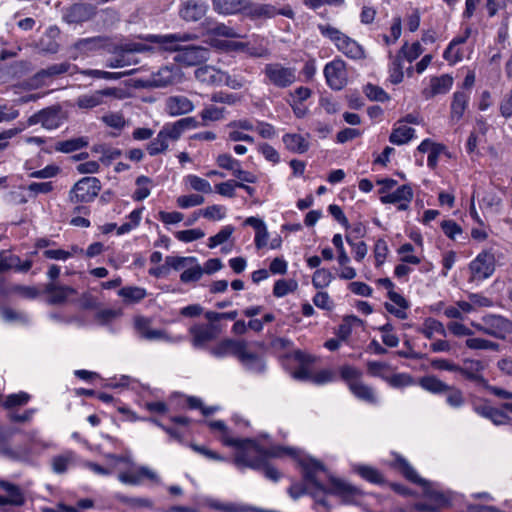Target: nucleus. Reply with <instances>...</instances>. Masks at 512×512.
<instances>
[{"label":"nucleus","instance_id":"55","mask_svg":"<svg viewBox=\"0 0 512 512\" xmlns=\"http://www.w3.org/2000/svg\"><path fill=\"white\" fill-rule=\"evenodd\" d=\"M209 33L215 35V36H222L226 38H236L238 37L237 33L234 31L233 28L222 24V23H216L212 27L208 29Z\"/></svg>","mask_w":512,"mask_h":512},{"label":"nucleus","instance_id":"62","mask_svg":"<svg viewBox=\"0 0 512 512\" xmlns=\"http://www.w3.org/2000/svg\"><path fill=\"white\" fill-rule=\"evenodd\" d=\"M202 275H203V270L199 265H197L193 268H189V269L183 271L180 276V279L182 282L187 283V282L199 280Z\"/></svg>","mask_w":512,"mask_h":512},{"label":"nucleus","instance_id":"1","mask_svg":"<svg viewBox=\"0 0 512 512\" xmlns=\"http://www.w3.org/2000/svg\"><path fill=\"white\" fill-rule=\"evenodd\" d=\"M299 464L304 480L311 483L317 490L337 495L346 504L353 503L355 497L361 495V491L357 487L330 475L320 461L305 458L301 459Z\"/></svg>","mask_w":512,"mask_h":512},{"label":"nucleus","instance_id":"45","mask_svg":"<svg viewBox=\"0 0 512 512\" xmlns=\"http://www.w3.org/2000/svg\"><path fill=\"white\" fill-rule=\"evenodd\" d=\"M30 395L26 392H20L17 394H10L6 397L3 406L6 409H11L17 406H23L28 403Z\"/></svg>","mask_w":512,"mask_h":512},{"label":"nucleus","instance_id":"5","mask_svg":"<svg viewBox=\"0 0 512 512\" xmlns=\"http://www.w3.org/2000/svg\"><path fill=\"white\" fill-rule=\"evenodd\" d=\"M471 325L477 331L501 340L512 334V321L497 314H487L481 318V322H472Z\"/></svg>","mask_w":512,"mask_h":512},{"label":"nucleus","instance_id":"39","mask_svg":"<svg viewBox=\"0 0 512 512\" xmlns=\"http://www.w3.org/2000/svg\"><path fill=\"white\" fill-rule=\"evenodd\" d=\"M73 460L74 454L72 452L55 456L52 459V469L57 474L65 473L68 467L73 463Z\"/></svg>","mask_w":512,"mask_h":512},{"label":"nucleus","instance_id":"10","mask_svg":"<svg viewBox=\"0 0 512 512\" xmlns=\"http://www.w3.org/2000/svg\"><path fill=\"white\" fill-rule=\"evenodd\" d=\"M265 74L275 86L285 88L296 80L295 70L280 64H267Z\"/></svg>","mask_w":512,"mask_h":512},{"label":"nucleus","instance_id":"32","mask_svg":"<svg viewBox=\"0 0 512 512\" xmlns=\"http://www.w3.org/2000/svg\"><path fill=\"white\" fill-rule=\"evenodd\" d=\"M108 37L105 36H95L91 38H84L78 40L74 47L80 52L87 53L89 51H94L100 49L105 46L108 42Z\"/></svg>","mask_w":512,"mask_h":512},{"label":"nucleus","instance_id":"64","mask_svg":"<svg viewBox=\"0 0 512 512\" xmlns=\"http://www.w3.org/2000/svg\"><path fill=\"white\" fill-rule=\"evenodd\" d=\"M500 113L504 118L512 117V88L510 93L503 99L500 104Z\"/></svg>","mask_w":512,"mask_h":512},{"label":"nucleus","instance_id":"28","mask_svg":"<svg viewBox=\"0 0 512 512\" xmlns=\"http://www.w3.org/2000/svg\"><path fill=\"white\" fill-rule=\"evenodd\" d=\"M286 148L295 153H305L309 149V142L300 134L287 133L283 136Z\"/></svg>","mask_w":512,"mask_h":512},{"label":"nucleus","instance_id":"60","mask_svg":"<svg viewBox=\"0 0 512 512\" xmlns=\"http://www.w3.org/2000/svg\"><path fill=\"white\" fill-rule=\"evenodd\" d=\"M205 233L201 229H189L176 232V238L183 242H191L204 237Z\"/></svg>","mask_w":512,"mask_h":512},{"label":"nucleus","instance_id":"56","mask_svg":"<svg viewBox=\"0 0 512 512\" xmlns=\"http://www.w3.org/2000/svg\"><path fill=\"white\" fill-rule=\"evenodd\" d=\"M182 132V129L177 126V122H175L173 124H166L159 133L162 134L163 139L168 142L169 139L174 141L178 140Z\"/></svg>","mask_w":512,"mask_h":512},{"label":"nucleus","instance_id":"51","mask_svg":"<svg viewBox=\"0 0 512 512\" xmlns=\"http://www.w3.org/2000/svg\"><path fill=\"white\" fill-rule=\"evenodd\" d=\"M187 181H188L189 185L191 186V188L194 189L195 191L203 192V193H211L212 192V187H211L210 183L203 178H200V177L194 176V175H189L187 177Z\"/></svg>","mask_w":512,"mask_h":512},{"label":"nucleus","instance_id":"21","mask_svg":"<svg viewBox=\"0 0 512 512\" xmlns=\"http://www.w3.org/2000/svg\"><path fill=\"white\" fill-rule=\"evenodd\" d=\"M474 411L482 417L490 419L495 425H504L511 420L505 412L490 405L475 406Z\"/></svg>","mask_w":512,"mask_h":512},{"label":"nucleus","instance_id":"47","mask_svg":"<svg viewBox=\"0 0 512 512\" xmlns=\"http://www.w3.org/2000/svg\"><path fill=\"white\" fill-rule=\"evenodd\" d=\"M117 499L127 504L131 507H139V508H152L153 502L148 498H142V497H127L123 495H117Z\"/></svg>","mask_w":512,"mask_h":512},{"label":"nucleus","instance_id":"43","mask_svg":"<svg viewBox=\"0 0 512 512\" xmlns=\"http://www.w3.org/2000/svg\"><path fill=\"white\" fill-rule=\"evenodd\" d=\"M445 393L447 394L446 402L449 406L453 408H460L464 405L465 397L459 388L455 386H449Z\"/></svg>","mask_w":512,"mask_h":512},{"label":"nucleus","instance_id":"38","mask_svg":"<svg viewBox=\"0 0 512 512\" xmlns=\"http://www.w3.org/2000/svg\"><path fill=\"white\" fill-rule=\"evenodd\" d=\"M119 295L123 297L126 303H137L146 296V291L140 287H123L119 291Z\"/></svg>","mask_w":512,"mask_h":512},{"label":"nucleus","instance_id":"15","mask_svg":"<svg viewBox=\"0 0 512 512\" xmlns=\"http://www.w3.org/2000/svg\"><path fill=\"white\" fill-rule=\"evenodd\" d=\"M246 348V341L226 338L220 341L214 347H212L210 349V353L217 358H222L227 355H233L239 359L243 350Z\"/></svg>","mask_w":512,"mask_h":512},{"label":"nucleus","instance_id":"53","mask_svg":"<svg viewBox=\"0 0 512 512\" xmlns=\"http://www.w3.org/2000/svg\"><path fill=\"white\" fill-rule=\"evenodd\" d=\"M340 374L343 380H345L350 387L352 382H358L361 380L362 372L352 366H343L340 370Z\"/></svg>","mask_w":512,"mask_h":512},{"label":"nucleus","instance_id":"26","mask_svg":"<svg viewBox=\"0 0 512 512\" xmlns=\"http://www.w3.org/2000/svg\"><path fill=\"white\" fill-rule=\"evenodd\" d=\"M45 292L50 294V304H61L66 301L69 295L75 294L76 290L69 286H58L54 283H48L45 286Z\"/></svg>","mask_w":512,"mask_h":512},{"label":"nucleus","instance_id":"41","mask_svg":"<svg viewBox=\"0 0 512 512\" xmlns=\"http://www.w3.org/2000/svg\"><path fill=\"white\" fill-rule=\"evenodd\" d=\"M298 287V284L295 280H285L280 279L277 280L274 284L273 294L276 297H284L290 292H294Z\"/></svg>","mask_w":512,"mask_h":512},{"label":"nucleus","instance_id":"63","mask_svg":"<svg viewBox=\"0 0 512 512\" xmlns=\"http://www.w3.org/2000/svg\"><path fill=\"white\" fill-rule=\"evenodd\" d=\"M431 366L437 370H446L451 372H458V370H460V365L446 359H434L431 361Z\"/></svg>","mask_w":512,"mask_h":512},{"label":"nucleus","instance_id":"13","mask_svg":"<svg viewBox=\"0 0 512 512\" xmlns=\"http://www.w3.org/2000/svg\"><path fill=\"white\" fill-rule=\"evenodd\" d=\"M485 365L480 360L465 359L463 366H460L458 373L461 374L466 380L471 381L481 387H485L488 381L484 378L482 372Z\"/></svg>","mask_w":512,"mask_h":512},{"label":"nucleus","instance_id":"14","mask_svg":"<svg viewBox=\"0 0 512 512\" xmlns=\"http://www.w3.org/2000/svg\"><path fill=\"white\" fill-rule=\"evenodd\" d=\"M96 14V7L89 3H75L64 14V19L70 24L89 21Z\"/></svg>","mask_w":512,"mask_h":512},{"label":"nucleus","instance_id":"4","mask_svg":"<svg viewBox=\"0 0 512 512\" xmlns=\"http://www.w3.org/2000/svg\"><path fill=\"white\" fill-rule=\"evenodd\" d=\"M322 35L328 37L337 49L345 54L348 58L360 60L366 58L364 48L358 44L354 39L342 33L335 27L329 24H320L318 26Z\"/></svg>","mask_w":512,"mask_h":512},{"label":"nucleus","instance_id":"35","mask_svg":"<svg viewBox=\"0 0 512 512\" xmlns=\"http://www.w3.org/2000/svg\"><path fill=\"white\" fill-rule=\"evenodd\" d=\"M420 385L423 389L434 394L445 393L450 386L436 376H426L421 378Z\"/></svg>","mask_w":512,"mask_h":512},{"label":"nucleus","instance_id":"37","mask_svg":"<svg viewBox=\"0 0 512 512\" xmlns=\"http://www.w3.org/2000/svg\"><path fill=\"white\" fill-rule=\"evenodd\" d=\"M174 82V75L169 67L161 68L157 74L153 75L150 86L152 87H166Z\"/></svg>","mask_w":512,"mask_h":512},{"label":"nucleus","instance_id":"30","mask_svg":"<svg viewBox=\"0 0 512 512\" xmlns=\"http://www.w3.org/2000/svg\"><path fill=\"white\" fill-rule=\"evenodd\" d=\"M239 361L250 371L262 373L265 370L264 361L257 354L248 352L246 349L240 355Z\"/></svg>","mask_w":512,"mask_h":512},{"label":"nucleus","instance_id":"20","mask_svg":"<svg viewBox=\"0 0 512 512\" xmlns=\"http://www.w3.org/2000/svg\"><path fill=\"white\" fill-rule=\"evenodd\" d=\"M198 81L207 85H220L223 83L225 73L213 66H201L194 72Z\"/></svg>","mask_w":512,"mask_h":512},{"label":"nucleus","instance_id":"16","mask_svg":"<svg viewBox=\"0 0 512 512\" xmlns=\"http://www.w3.org/2000/svg\"><path fill=\"white\" fill-rule=\"evenodd\" d=\"M213 9L219 14H245L249 0H212Z\"/></svg>","mask_w":512,"mask_h":512},{"label":"nucleus","instance_id":"44","mask_svg":"<svg viewBox=\"0 0 512 512\" xmlns=\"http://www.w3.org/2000/svg\"><path fill=\"white\" fill-rule=\"evenodd\" d=\"M364 93L372 101L385 102L390 99L389 95L379 86L367 84Z\"/></svg>","mask_w":512,"mask_h":512},{"label":"nucleus","instance_id":"36","mask_svg":"<svg viewBox=\"0 0 512 512\" xmlns=\"http://www.w3.org/2000/svg\"><path fill=\"white\" fill-rule=\"evenodd\" d=\"M414 132L415 130L413 128L407 126L394 128L390 134L389 141L396 145L405 144L413 138Z\"/></svg>","mask_w":512,"mask_h":512},{"label":"nucleus","instance_id":"48","mask_svg":"<svg viewBox=\"0 0 512 512\" xmlns=\"http://www.w3.org/2000/svg\"><path fill=\"white\" fill-rule=\"evenodd\" d=\"M216 162L219 167L232 171V174H235V171L239 169L241 166L240 162L234 159L230 154H220L218 155Z\"/></svg>","mask_w":512,"mask_h":512},{"label":"nucleus","instance_id":"6","mask_svg":"<svg viewBox=\"0 0 512 512\" xmlns=\"http://www.w3.org/2000/svg\"><path fill=\"white\" fill-rule=\"evenodd\" d=\"M67 119V113L63 111L61 105L56 104L44 108L31 115L27 120V125L32 126L38 123L46 129H56Z\"/></svg>","mask_w":512,"mask_h":512},{"label":"nucleus","instance_id":"54","mask_svg":"<svg viewBox=\"0 0 512 512\" xmlns=\"http://www.w3.org/2000/svg\"><path fill=\"white\" fill-rule=\"evenodd\" d=\"M204 202V197L199 194L182 195L177 199V204L181 208H189L201 205Z\"/></svg>","mask_w":512,"mask_h":512},{"label":"nucleus","instance_id":"57","mask_svg":"<svg viewBox=\"0 0 512 512\" xmlns=\"http://www.w3.org/2000/svg\"><path fill=\"white\" fill-rule=\"evenodd\" d=\"M403 77L402 60L400 55H398L390 68V81L393 84H399L402 82Z\"/></svg>","mask_w":512,"mask_h":512},{"label":"nucleus","instance_id":"19","mask_svg":"<svg viewBox=\"0 0 512 512\" xmlns=\"http://www.w3.org/2000/svg\"><path fill=\"white\" fill-rule=\"evenodd\" d=\"M413 190L410 185H402L394 192L382 195L380 200L382 203H400L399 209H406L407 203L412 200Z\"/></svg>","mask_w":512,"mask_h":512},{"label":"nucleus","instance_id":"46","mask_svg":"<svg viewBox=\"0 0 512 512\" xmlns=\"http://www.w3.org/2000/svg\"><path fill=\"white\" fill-rule=\"evenodd\" d=\"M150 183H151V179L146 176H143V175L139 176L136 179V185L138 186V188L135 190V192L133 194V197L135 200L141 201V200L145 199L146 197H148V195L150 194V190L146 185H148Z\"/></svg>","mask_w":512,"mask_h":512},{"label":"nucleus","instance_id":"40","mask_svg":"<svg viewBox=\"0 0 512 512\" xmlns=\"http://www.w3.org/2000/svg\"><path fill=\"white\" fill-rule=\"evenodd\" d=\"M424 328L421 330V333L427 338L432 339L434 333H438L442 336H446V329L444 325L435 319L429 318L424 323Z\"/></svg>","mask_w":512,"mask_h":512},{"label":"nucleus","instance_id":"42","mask_svg":"<svg viewBox=\"0 0 512 512\" xmlns=\"http://www.w3.org/2000/svg\"><path fill=\"white\" fill-rule=\"evenodd\" d=\"M400 468L403 475L411 482L419 484L423 487L428 485V482L418 476L414 468L404 459L399 460Z\"/></svg>","mask_w":512,"mask_h":512},{"label":"nucleus","instance_id":"23","mask_svg":"<svg viewBox=\"0 0 512 512\" xmlns=\"http://www.w3.org/2000/svg\"><path fill=\"white\" fill-rule=\"evenodd\" d=\"M166 107L170 115H182L193 110L192 102L185 96L169 97L166 101Z\"/></svg>","mask_w":512,"mask_h":512},{"label":"nucleus","instance_id":"18","mask_svg":"<svg viewBox=\"0 0 512 512\" xmlns=\"http://www.w3.org/2000/svg\"><path fill=\"white\" fill-rule=\"evenodd\" d=\"M207 11V5L204 2L188 0L183 3L179 14L185 21L196 22L200 20Z\"/></svg>","mask_w":512,"mask_h":512},{"label":"nucleus","instance_id":"3","mask_svg":"<svg viewBox=\"0 0 512 512\" xmlns=\"http://www.w3.org/2000/svg\"><path fill=\"white\" fill-rule=\"evenodd\" d=\"M189 39V34L148 35L145 38L148 42L163 45L166 50L177 52L174 61L184 66H196L207 61L210 56L208 48L194 45H179V42L188 41Z\"/></svg>","mask_w":512,"mask_h":512},{"label":"nucleus","instance_id":"27","mask_svg":"<svg viewBox=\"0 0 512 512\" xmlns=\"http://www.w3.org/2000/svg\"><path fill=\"white\" fill-rule=\"evenodd\" d=\"M349 389L355 397L362 401L371 404H375L377 402V398L375 396L373 388L366 385L361 380H359L358 382H352L350 384Z\"/></svg>","mask_w":512,"mask_h":512},{"label":"nucleus","instance_id":"9","mask_svg":"<svg viewBox=\"0 0 512 512\" xmlns=\"http://www.w3.org/2000/svg\"><path fill=\"white\" fill-rule=\"evenodd\" d=\"M189 332L193 336V346L202 348L222 333V326L220 324L194 325L189 329Z\"/></svg>","mask_w":512,"mask_h":512},{"label":"nucleus","instance_id":"7","mask_svg":"<svg viewBox=\"0 0 512 512\" xmlns=\"http://www.w3.org/2000/svg\"><path fill=\"white\" fill-rule=\"evenodd\" d=\"M100 182L96 177H84L80 179L70 191L72 202H90L98 195Z\"/></svg>","mask_w":512,"mask_h":512},{"label":"nucleus","instance_id":"22","mask_svg":"<svg viewBox=\"0 0 512 512\" xmlns=\"http://www.w3.org/2000/svg\"><path fill=\"white\" fill-rule=\"evenodd\" d=\"M248 6L245 15L253 20L273 18L277 15V8L271 4H258L249 0Z\"/></svg>","mask_w":512,"mask_h":512},{"label":"nucleus","instance_id":"12","mask_svg":"<svg viewBox=\"0 0 512 512\" xmlns=\"http://www.w3.org/2000/svg\"><path fill=\"white\" fill-rule=\"evenodd\" d=\"M324 75L332 89L341 90L346 85L345 62L341 59H336L326 64Z\"/></svg>","mask_w":512,"mask_h":512},{"label":"nucleus","instance_id":"34","mask_svg":"<svg viewBox=\"0 0 512 512\" xmlns=\"http://www.w3.org/2000/svg\"><path fill=\"white\" fill-rule=\"evenodd\" d=\"M86 146H88V138L78 137L57 142L55 145V150L62 153H71Z\"/></svg>","mask_w":512,"mask_h":512},{"label":"nucleus","instance_id":"31","mask_svg":"<svg viewBox=\"0 0 512 512\" xmlns=\"http://www.w3.org/2000/svg\"><path fill=\"white\" fill-rule=\"evenodd\" d=\"M469 96L462 91H457L453 95V100L451 103V120H459L467 106H468Z\"/></svg>","mask_w":512,"mask_h":512},{"label":"nucleus","instance_id":"33","mask_svg":"<svg viewBox=\"0 0 512 512\" xmlns=\"http://www.w3.org/2000/svg\"><path fill=\"white\" fill-rule=\"evenodd\" d=\"M256 228L255 244L257 249H262L268 245L269 233L266 230V226H254ZM281 245V237L277 235L274 237L269 246L271 249H277Z\"/></svg>","mask_w":512,"mask_h":512},{"label":"nucleus","instance_id":"24","mask_svg":"<svg viewBox=\"0 0 512 512\" xmlns=\"http://www.w3.org/2000/svg\"><path fill=\"white\" fill-rule=\"evenodd\" d=\"M135 327L139 331L141 337L147 340L168 339L163 330L150 328V320L148 318L137 317L135 319Z\"/></svg>","mask_w":512,"mask_h":512},{"label":"nucleus","instance_id":"25","mask_svg":"<svg viewBox=\"0 0 512 512\" xmlns=\"http://www.w3.org/2000/svg\"><path fill=\"white\" fill-rule=\"evenodd\" d=\"M453 84V78L449 74H443L440 77H432L430 80L431 90H424L426 98L434 97L437 94L447 93Z\"/></svg>","mask_w":512,"mask_h":512},{"label":"nucleus","instance_id":"49","mask_svg":"<svg viewBox=\"0 0 512 512\" xmlns=\"http://www.w3.org/2000/svg\"><path fill=\"white\" fill-rule=\"evenodd\" d=\"M332 274L327 269H318L314 272L312 283L315 288H324L329 285Z\"/></svg>","mask_w":512,"mask_h":512},{"label":"nucleus","instance_id":"61","mask_svg":"<svg viewBox=\"0 0 512 512\" xmlns=\"http://www.w3.org/2000/svg\"><path fill=\"white\" fill-rule=\"evenodd\" d=\"M422 51L423 50L420 43L415 42L411 45V47H408L407 43L404 44L400 50V53H402L409 62H412L419 57Z\"/></svg>","mask_w":512,"mask_h":512},{"label":"nucleus","instance_id":"29","mask_svg":"<svg viewBox=\"0 0 512 512\" xmlns=\"http://www.w3.org/2000/svg\"><path fill=\"white\" fill-rule=\"evenodd\" d=\"M0 488L8 493L9 505L22 506L25 503V496L19 486L5 480H0Z\"/></svg>","mask_w":512,"mask_h":512},{"label":"nucleus","instance_id":"8","mask_svg":"<svg viewBox=\"0 0 512 512\" xmlns=\"http://www.w3.org/2000/svg\"><path fill=\"white\" fill-rule=\"evenodd\" d=\"M473 278L483 280L495 271V256L489 251H483L469 265Z\"/></svg>","mask_w":512,"mask_h":512},{"label":"nucleus","instance_id":"11","mask_svg":"<svg viewBox=\"0 0 512 512\" xmlns=\"http://www.w3.org/2000/svg\"><path fill=\"white\" fill-rule=\"evenodd\" d=\"M71 68H75V66L69 62L50 65L45 69L39 70L34 76L30 78V86L33 88H39L46 84L47 79L68 73Z\"/></svg>","mask_w":512,"mask_h":512},{"label":"nucleus","instance_id":"50","mask_svg":"<svg viewBox=\"0 0 512 512\" xmlns=\"http://www.w3.org/2000/svg\"><path fill=\"white\" fill-rule=\"evenodd\" d=\"M168 148V142L163 139V135L158 133L157 137L154 138L148 145L147 151L151 156H155L159 153L166 151Z\"/></svg>","mask_w":512,"mask_h":512},{"label":"nucleus","instance_id":"17","mask_svg":"<svg viewBox=\"0 0 512 512\" xmlns=\"http://www.w3.org/2000/svg\"><path fill=\"white\" fill-rule=\"evenodd\" d=\"M119 92L116 88H105L102 90H98L91 95H82L77 99V106L80 109H91L102 103V99L104 96H117Z\"/></svg>","mask_w":512,"mask_h":512},{"label":"nucleus","instance_id":"58","mask_svg":"<svg viewBox=\"0 0 512 512\" xmlns=\"http://www.w3.org/2000/svg\"><path fill=\"white\" fill-rule=\"evenodd\" d=\"M199 213H202L207 221H218L224 217V208L214 205L206 209H200Z\"/></svg>","mask_w":512,"mask_h":512},{"label":"nucleus","instance_id":"59","mask_svg":"<svg viewBox=\"0 0 512 512\" xmlns=\"http://www.w3.org/2000/svg\"><path fill=\"white\" fill-rule=\"evenodd\" d=\"M1 316L6 322H22L27 323V317L25 314L17 312L11 308L3 307L1 308Z\"/></svg>","mask_w":512,"mask_h":512},{"label":"nucleus","instance_id":"52","mask_svg":"<svg viewBox=\"0 0 512 512\" xmlns=\"http://www.w3.org/2000/svg\"><path fill=\"white\" fill-rule=\"evenodd\" d=\"M357 472L361 477L366 479L367 481L371 483H381L382 482V476L381 474L374 468L370 466H359L357 468Z\"/></svg>","mask_w":512,"mask_h":512},{"label":"nucleus","instance_id":"2","mask_svg":"<svg viewBox=\"0 0 512 512\" xmlns=\"http://www.w3.org/2000/svg\"><path fill=\"white\" fill-rule=\"evenodd\" d=\"M223 443L226 446L239 449L234 458V464L239 468H251L260 470L264 466V458H280L284 455H295V450L283 446H271L264 448L255 440L236 439L228 436L223 437Z\"/></svg>","mask_w":512,"mask_h":512}]
</instances>
